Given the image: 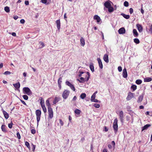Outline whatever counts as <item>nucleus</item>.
<instances>
[{
    "instance_id": "7ed1b4c3",
    "label": "nucleus",
    "mask_w": 152,
    "mask_h": 152,
    "mask_svg": "<svg viewBox=\"0 0 152 152\" xmlns=\"http://www.w3.org/2000/svg\"><path fill=\"white\" fill-rule=\"evenodd\" d=\"M23 91L24 94L30 95L32 94L30 88L28 87H25L23 88Z\"/></svg>"
},
{
    "instance_id": "603ef678",
    "label": "nucleus",
    "mask_w": 152,
    "mask_h": 152,
    "mask_svg": "<svg viewBox=\"0 0 152 152\" xmlns=\"http://www.w3.org/2000/svg\"><path fill=\"white\" fill-rule=\"evenodd\" d=\"M32 151H34L35 150L36 146L35 145H33V144H32Z\"/></svg>"
},
{
    "instance_id": "0eeeda50",
    "label": "nucleus",
    "mask_w": 152,
    "mask_h": 152,
    "mask_svg": "<svg viewBox=\"0 0 152 152\" xmlns=\"http://www.w3.org/2000/svg\"><path fill=\"white\" fill-rule=\"evenodd\" d=\"M66 84L69 86L71 89L74 91H75V87L74 86V85L71 84L70 83L69 81H66L65 82Z\"/></svg>"
},
{
    "instance_id": "58836bf2",
    "label": "nucleus",
    "mask_w": 152,
    "mask_h": 152,
    "mask_svg": "<svg viewBox=\"0 0 152 152\" xmlns=\"http://www.w3.org/2000/svg\"><path fill=\"white\" fill-rule=\"evenodd\" d=\"M124 6L126 7H128L129 6V3L128 1H125L124 2Z\"/></svg>"
},
{
    "instance_id": "a878e982",
    "label": "nucleus",
    "mask_w": 152,
    "mask_h": 152,
    "mask_svg": "<svg viewBox=\"0 0 152 152\" xmlns=\"http://www.w3.org/2000/svg\"><path fill=\"white\" fill-rule=\"evenodd\" d=\"M59 101V98L56 97L55 98L53 101V103L54 104H56Z\"/></svg>"
},
{
    "instance_id": "9b49d317",
    "label": "nucleus",
    "mask_w": 152,
    "mask_h": 152,
    "mask_svg": "<svg viewBox=\"0 0 152 152\" xmlns=\"http://www.w3.org/2000/svg\"><path fill=\"white\" fill-rule=\"evenodd\" d=\"M118 32L120 34H122L125 33L126 30L124 27L120 28L118 30Z\"/></svg>"
},
{
    "instance_id": "8fccbe9b",
    "label": "nucleus",
    "mask_w": 152,
    "mask_h": 152,
    "mask_svg": "<svg viewBox=\"0 0 152 152\" xmlns=\"http://www.w3.org/2000/svg\"><path fill=\"white\" fill-rule=\"evenodd\" d=\"M91 102H99V103L100 102V101L98 100L97 99H95L93 100H92Z\"/></svg>"
},
{
    "instance_id": "ddd939ff",
    "label": "nucleus",
    "mask_w": 152,
    "mask_h": 152,
    "mask_svg": "<svg viewBox=\"0 0 152 152\" xmlns=\"http://www.w3.org/2000/svg\"><path fill=\"white\" fill-rule=\"evenodd\" d=\"M1 110L3 112V115H4L5 118L6 119H7L9 117V115L8 113L4 110L3 109H1Z\"/></svg>"
},
{
    "instance_id": "6e6552de",
    "label": "nucleus",
    "mask_w": 152,
    "mask_h": 152,
    "mask_svg": "<svg viewBox=\"0 0 152 152\" xmlns=\"http://www.w3.org/2000/svg\"><path fill=\"white\" fill-rule=\"evenodd\" d=\"M119 118H120L122 123L124 122V113L122 111H121L119 112Z\"/></svg>"
},
{
    "instance_id": "052dcab7",
    "label": "nucleus",
    "mask_w": 152,
    "mask_h": 152,
    "mask_svg": "<svg viewBox=\"0 0 152 152\" xmlns=\"http://www.w3.org/2000/svg\"><path fill=\"white\" fill-rule=\"evenodd\" d=\"M149 31L151 33H152V24L150 27Z\"/></svg>"
},
{
    "instance_id": "4d7b16f0",
    "label": "nucleus",
    "mask_w": 152,
    "mask_h": 152,
    "mask_svg": "<svg viewBox=\"0 0 152 152\" xmlns=\"http://www.w3.org/2000/svg\"><path fill=\"white\" fill-rule=\"evenodd\" d=\"M20 23L22 24H24L25 23V20L23 19H21L20 21Z\"/></svg>"
},
{
    "instance_id": "dca6fc26",
    "label": "nucleus",
    "mask_w": 152,
    "mask_h": 152,
    "mask_svg": "<svg viewBox=\"0 0 152 152\" xmlns=\"http://www.w3.org/2000/svg\"><path fill=\"white\" fill-rule=\"evenodd\" d=\"M136 26L137 28V29L140 32H141L142 31L143 28L142 26L140 24H137L136 25Z\"/></svg>"
},
{
    "instance_id": "79ce46f5",
    "label": "nucleus",
    "mask_w": 152,
    "mask_h": 152,
    "mask_svg": "<svg viewBox=\"0 0 152 152\" xmlns=\"http://www.w3.org/2000/svg\"><path fill=\"white\" fill-rule=\"evenodd\" d=\"M23 98L25 100H27L28 99V96L26 95H24L23 96Z\"/></svg>"
},
{
    "instance_id": "f8f14e48",
    "label": "nucleus",
    "mask_w": 152,
    "mask_h": 152,
    "mask_svg": "<svg viewBox=\"0 0 152 152\" xmlns=\"http://www.w3.org/2000/svg\"><path fill=\"white\" fill-rule=\"evenodd\" d=\"M144 95V93H143L141 95L139 96L138 97V100L137 101V102L138 103H140L142 102L143 99Z\"/></svg>"
},
{
    "instance_id": "a19ab883",
    "label": "nucleus",
    "mask_w": 152,
    "mask_h": 152,
    "mask_svg": "<svg viewBox=\"0 0 152 152\" xmlns=\"http://www.w3.org/2000/svg\"><path fill=\"white\" fill-rule=\"evenodd\" d=\"M13 125V124L12 123V121L11 122V123L9 124H8V126L9 128L10 129H11L12 127V125Z\"/></svg>"
},
{
    "instance_id": "bb28decb",
    "label": "nucleus",
    "mask_w": 152,
    "mask_h": 152,
    "mask_svg": "<svg viewBox=\"0 0 152 152\" xmlns=\"http://www.w3.org/2000/svg\"><path fill=\"white\" fill-rule=\"evenodd\" d=\"M121 15L124 18L126 19H128L130 18V16L128 15H126L124 13H122L121 14Z\"/></svg>"
},
{
    "instance_id": "2f4dec72",
    "label": "nucleus",
    "mask_w": 152,
    "mask_h": 152,
    "mask_svg": "<svg viewBox=\"0 0 152 152\" xmlns=\"http://www.w3.org/2000/svg\"><path fill=\"white\" fill-rule=\"evenodd\" d=\"M75 112L76 114L79 115L81 111L80 110L77 109L75 110Z\"/></svg>"
},
{
    "instance_id": "5fc2aeb1",
    "label": "nucleus",
    "mask_w": 152,
    "mask_h": 152,
    "mask_svg": "<svg viewBox=\"0 0 152 152\" xmlns=\"http://www.w3.org/2000/svg\"><path fill=\"white\" fill-rule=\"evenodd\" d=\"M129 10V12H130V14H132L133 12V9L132 8H130Z\"/></svg>"
},
{
    "instance_id": "338daca9",
    "label": "nucleus",
    "mask_w": 152,
    "mask_h": 152,
    "mask_svg": "<svg viewBox=\"0 0 152 152\" xmlns=\"http://www.w3.org/2000/svg\"><path fill=\"white\" fill-rule=\"evenodd\" d=\"M77 98L76 96H75L72 99V101H75L76 100Z\"/></svg>"
},
{
    "instance_id": "a211bd4d",
    "label": "nucleus",
    "mask_w": 152,
    "mask_h": 152,
    "mask_svg": "<svg viewBox=\"0 0 152 152\" xmlns=\"http://www.w3.org/2000/svg\"><path fill=\"white\" fill-rule=\"evenodd\" d=\"M97 60L99 64V68L101 69H102L103 64L100 58H97Z\"/></svg>"
},
{
    "instance_id": "473e14b6",
    "label": "nucleus",
    "mask_w": 152,
    "mask_h": 152,
    "mask_svg": "<svg viewBox=\"0 0 152 152\" xmlns=\"http://www.w3.org/2000/svg\"><path fill=\"white\" fill-rule=\"evenodd\" d=\"M107 9H108V11L109 12H111L114 11V8L111 6Z\"/></svg>"
},
{
    "instance_id": "6e6d98bb",
    "label": "nucleus",
    "mask_w": 152,
    "mask_h": 152,
    "mask_svg": "<svg viewBox=\"0 0 152 152\" xmlns=\"http://www.w3.org/2000/svg\"><path fill=\"white\" fill-rule=\"evenodd\" d=\"M104 131L105 132H107L108 131V128H107V126H104Z\"/></svg>"
},
{
    "instance_id": "c03bdc74",
    "label": "nucleus",
    "mask_w": 152,
    "mask_h": 152,
    "mask_svg": "<svg viewBox=\"0 0 152 152\" xmlns=\"http://www.w3.org/2000/svg\"><path fill=\"white\" fill-rule=\"evenodd\" d=\"M16 135L18 139H20L21 138V136L19 132H18L17 133Z\"/></svg>"
},
{
    "instance_id": "ea45409f",
    "label": "nucleus",
    "mask_w": 152,
    "mask_h": 152,
    "mask_svg": "<svg viewBox=\"0 0 152 152\" xmlns=\"http://www.w3.org/2000/svg\"><path fill=\"white\" fill-rule=\"evenodd\" d=\"M96 97V95H94V94H93L91 97V101H92V100H94Z\"/></svg>"
},
{
    "instance_id": "0e129e2a",
    "label": "nucleus",
    "mask_w": 152,
    "mask_h": 152,
    "mask_svg": "<svg viewBox=\"0 0 152 152\" xmlns=\"http://www.w3.org/2000/svg\"><path fill=\"white\" fill-rule=\"evenodd\" d=\"M21 102L24 104L25 105H27V104H26L25 102L23 100L20 99V100Z\"/></svg>"
},
{
    "instance_id": "37998d69",
    "label": "nucleus",
    "mask_w": 152,
    "mask_h": 152,
    "mask_svg": "<svg viewBox=\"0 0 152 152\" xmlns=\"http://www.w3.org/2000/svg\"><path fill=\"white\" fill-rule=\"evenodd\" d=\"M93 106L95 107L96 108H98L100 107V105L99 104L95 103L94 104Z\"/></svg>"
},
{
    "instance_id": "6ab92c4d",
    "label": "nucleus",
    "mask_w": 152,
    "mask_h": 152,
    "mask_svg": "<svg viewBox=\"0 0 152 152\" xmlns=\"http://www.w3.org/2000/svg\"><path fill=\"white\" fill-rule=\"evenodd\" d=\"M103 59L104 61L107 63H108L109 61L108 59V55L107 54L104 55L103 56Z\"/></svg>"
},
{
    "instance_id": "aec40b11",
    "label": "nucleus",
    "mask_w": 152,
    "mask_h": 152,
    "mask_svg": "<svg viewBox=\"0 0 152 152\" xmlns=\"http://www.w3.org/2000/svg\"><path fill=\"white\" fill-rule=\"evenodd\" d=\"M7 127L4 125H2L1 126V129L3 132L6 133L7 132L6 128Z\"/></svg>"
},
{
    "instance_id": "680f3d73",
    "label": "nucleus",
    "mask_w": 152,
    "mask_h": 152,
    "mask_svg": "<svg viewBox=\"0 0 152 152\" xmlns=\"http://www.w3.org/2000/svg\"><path fill=\"white\" fill-rule=\"evenodd\" d=\"M85 140V138L84 137H82L80 141V142L82 143L84 142Z\"/></svg>"
},
{
    "instance_id": "e2e57ef3",
    "label": "nucleus",
    "mask_w": 152,
    "mask_h": 152,
    "mask_svg": "<svg viewBox=\"0 0 152 152\" xmlns=\"http://www.w3.org/2000/svg\"><path fill=\"white\" fill-rule=\"evenodd\" d=\"M47 0H41V2L43 4H45L47 2Z\"/></svg>"
},
{
    "instance_id": "c756f323",
    "label": "nucleus",
    "mask_w": 152,
    "mask_h": 152,
    "mask_svg": "<svg viewBox=\"0 0 152 152\" xmlns=\"http://www.w3.org/2000/svg\"><path fill=\"white\" fill-rule=\"evenodd\" d=\"M46 105L48 107V108L51 107L50 104L49 102V101L48 99H47L46 101Z\"/></svg>"
},
{
    "instance_id": "39448f33",
    "label": "nucleus",
    "mask_w": 152,
    "mask_h": 152,
    "mask_svg": "<svg viewBox=\"0 0 152 152\" xmlns=\"http://www.w3.org/2000/svg\"><path fill=\"white\" fill-rule=\"evenodd\" d=\"M70 93V91L67 90H65L64 91L62 96L63 98L64 99H66L69 96Z\"/></svg>"
},
{
    "instance_id": "7c9ffc66",
    "label": "nucleus",
    "mask_w": 152,
    "mask_h": 152,
    "mask_svg": "<svg viewBox=\"0 0 152 152\" xmlns=\"http://www.w3.org/2000/svg\"><path fill=\"white\" fill-rule=\"evenodd\" d=\"M137 87V86L136 85H132L131 87V88L132 89L133 91H134L136 89Z\"/></svg>"
},
{
    "instance_id": "423d86ee",
    "label": "nucleus",
    "mask_w": 152,
    "mask_h": 152,
    "mask_svg": "<svg viewBox=\"0 0 152 152\" xmlns=\"http://www.w3.org/2000/svg\"><path fill=\"white\" fill-rule=\"evenodd\" d=\"M48 117L50 118H52L53 117V112L52 108L51 107L48 108Z\"/></svg>"
},
{
    "instance_id": "09e8293b",
    "label": "nucleus",
    "mask_w": 152,
    "mask_h": 152,
    "mask_svg": "<svg viewBox=\"0 0 152 152\" xmlns=\"http://www.w3.org/2000/svg\"><path fill=\"white\" fill-rule=\"evenodd\" d=\"M42 109L44 113H46L47 112V109L45 106L42 107Z\"/></svg>"
},
{
    "instance_id": "13d9d810",
    "label": "nucleus",
    "mask_w": 152,
    "mask_h": 152,
    "mask_svg": "<svg viewBox=\"0 0 152 152\" xmlns=\"http://www.w3.org/2000/svg\"><path fill=\"white\" fill-rule=\"evenodd\" d=\"M118 70L119 72H121L122 70V68L121 66H119L118 67Z\"/></svg>"
},
{
    "instance_id": "5701e85b",
    "label": "nucleus",
    "mask_w": 152,
    "mask_h": 152,
    "mask_svg": "<svg viewBox=\"0 0 152 152\" xmlns=\"http://www.w3.org/2000/svg\"><path fill=\"white\" fill-rule=\"evenodd\" d=\"M80 45L82 46H84L85 45V41L84 39L81 37L80 39Z\"/></svg>"
},
{
    "instance_id": "f257e3e1",
    "label": "nucleus",
    "mask_w": 152,
    "mask_h": 152,
    "mask_svg": "<svg viewBox=\"0 0 152 152\" xmlns=\"http://www.w3.org/2000/svg\"><path fill=\"white\" fill-rule=\"evenodd\" d=\"M86 73L87 75H88V77L87 78H84L83 77H81L80 78V80L79 79H77V81H79L80 83H83L87 81L88 80L90 77V73L88 72H87Z\"/></svg>"
},
{
    "instance_id": "1a4fd4ad",
    "label": "nucleus",
    "mask_w": 152,
    "mask_h": 152,
    "mask_svg": "<svg viewBox=\"0 0 152 152\" xmlns=\"http://www.w3.org/2000/svg\"><path fill=\"white\" fill-rule=\"evenodd\" d=\"M134 93L130 92H129L126 98V100L129 101L131 99L134 97Z\"/></svg>"
},
{
    "instance_id": "69168bd1",
    "label": "nucleus",
    "mask_w": 152,
    "mask_h": 152,
    "mask_svg": "<svg viewBox=\"0 0 152 152\" xmlns=\"http://www.w3.org/2000/svg\"><path fill=\"white\" fill-rule=\"evenodd\" d=\"M25 4L26 5H29V2L28 1H26L25 2Z\"/></svg>"
},
{
    "instance_id": "20e7f679",
    "label": "nucleus",
    "mask_w": 152,
    "mask_h": 152,
    "mask_svg": "<svg viewBox=\"0 0 152 152\" xmlns=\"http://www.w3.org/2000/svg\"><path fill=\"white\" fill-rule=\"evenodd\" d=\"M113 127L115 133H116L118 130V120L117 118H116L114 120Z\"/></svg>"
},
{
    "instance_id": "393cba45",
    "label": "nucleus",
    "mask_w": 152,
    "mask_h": 152,
    "mask_svg": "<svg viewBox=\"0 0 152 152\" xmlns=\"http://www.w3.org/2000/svg\"><path fill=\"white\" fill-rule=\"evenodd\" d=\"M13 86L17 89L19 88L20 87V84L19 82L15 84H13Z\"/></svg>"
},
{
    "instance_id": "b1692460",
    "label": "nucleus",
    "mask_w": 152,
    "mask_h": 152,
    "mask_svg": "<svg viewBox=\"0 0 152 152\" xmlns=\"http://www.w3.org/2000/svg\"><path fill=\"white\" fill-rule=\"evenodd\" d=\"M89 68L92 72H94V67L93 63H91L89 65Z\"/></svg>"
},
{
    "instance_id": "4c0bfd02",
    "label": "nucleus",
    "mask_w": 152,
    "mask_h": 152,
    "mask_svg": "<svg viewBox=\"0 0 152 152\" xmlns=\"http://www.w3.org/2000/svg\"><path fill=\"white\" fill-rule=\"evenodd\" d=\"M4 10L7 12H10V8L6 6L4 7Z\"/></svg>"
},
{
    "instance_id": "3c124183",
    "label": "nucleus",
    "mask_w": 152,
    "mask_h": 152,
    "mask_svg": "<svg viewBox=\"0 0 152 152\" xmlns=\"http://www.w3.org/2000/svg\"><path fill=\"white\" fill-rule=\"evenodd\" d=\"M31 131V133L33 134H34L36 133V130L35 129H32Z\"/></svg>"
},
{
    "instance_id": "f704fd0d",
    "label": "nucleus",
    "mask_w": 152,
    "mask_h": 152,
    "mask_svg": "<svg viewBox=\"0 0 152 152\" xmlns=\"http://www.w3.org/2000/svg\"><path fill=\"white\" fill-rule=\"evenodd\" d=\"M142 81L141 80L138 79L136 80L135 83L137 85H140L141 84Z\"/></svg>"
},
{
    "instance_id": "72a5a7b5",
    "label": "nucleus",
    "mask_w": 152,
    "mask_h": 152,
    "mask_svg": "<svg viewBox=\"0 0 152 152\" xmlns=\"http://www.w3.org/2000/svg\"><path fill=\"white\" fill-rule=\"evenodd\" d=\"M25 145L27 147L29 150H30L31 148L30 146L29 143L27 141L25 142Z\"/></svg>"
},
{
    "instance_id": "9d476101",
    "label": "nucleus",
    "mask_w": 152,
    "mask_h": 152,
    "mask_svg": "<svg viewBox=\"0 0 152 152\" xmlns=\"http://www.w3.org/2000/svg\"><path fill=\"white\" fill-rule=\"evenodd\" d=\"M110 3H112L111 1L108 0L104 3V5L106 8H108L111 6Z\"/></svg>"
},
{
    "instance_id": "f03ea898",
    "label": "nucleus",
    "mask_w": 152,
    "mask_h": 152,
    "mask_svg": "<svg viewBox=\"0 0 152 152\" xmlns=\"http://www.w3.org/2000/svg\"><path fill=\"white\" fill-rule=\"evenodd\" d=\"M41 112L40 110H37L36 111V114L37 117V124L38 126L39 125V122L40 120Z\"/></svg>"
},
{
    "instance_id": "4468645a",
    "label": "nucleus",
    "mask_w": 152,
    "mask_h": 152,
    "mask_svg": "<svg viewBox=\"0 0 152 152\" xmlns=\"http://www.w3.org/2000/svg\"><path fill=\"white\" fill-rule=\"evenodd\" d=\"M123 77L124 78H126L127 77V73L126 69L124 68L123 71Z\"/></svg>"
},
{
    "instance_id": "2eb2a0df",
    "label": "nucleus",
    "mask_w": 152,
    "mask_h": 152,
    "mask_svg": "<svg viewBox=\"0 0 152 152\" xmlns=\"http://www.w3.org/2000/svg\"><path fill=\"white\" fill-rule=\"evenodd\" d=\"M57 25V28L58 30H59L61 27V23L60 19L57 20L56 22Z\"/></svg>"
},
{
    "instance_id": "c9c22d12",
    "label": "nucleus",
    "mask_w": 152,
    "mask_h": 152,
    "mask_svg": "<svg viewBox=\"0 0 152 152\" xmlns=\"http://www.w3.org/2000/svg\"><path fill=\"white\" fill-rule=\"evenodd\" d=\"M39 44H40L39 45V48H43L45 46L44 43L41 42H39Z\"/></svg>"
},
{
    "instance_id": "49530a36",
    "label": "nucleus",
    "mask_w": 152,
    "mask_h": 152,
    "mask_svg": "<svg viewBox=\"0 0 152 152\" xmlns=\"http://www.w3.org/2000/svg\"><path fill=\"white\" fill-rule=\"evenodd\" d=\"M39 99L41 100L40 104H41V103H44V100L43 99L42 97H40L39 98Z\"/></svg>"
},
{
    "instance_id": "864d4df0",
    "label": "nucleus",
    "mask_w": 152,
    "mask_h": 152,
    "mask_svg": "<svg viewBox=\"0 0 152 152\" xmlns=\"http://www.w3.org/2000/svg\"><path fill=\"white\" fill-rule=\"evenodd\" d=\"M59 123L61 126H62L64 125V123L63 122L62 120L61 119H59Z\"/></svg>"
},
{
    "instance_id": "bf43d9fd",
    "label": "nucleus",
    "mask_w": 152,
    "mask_h": 152,
    "mask_svg": "<svg viewBox=\"0 0 152 152\" xmlns=\"http://www.w3.org/2000/svg\"><path fill=\"white\" fill-rule=\"evenodd\" d=\"M111 143L113 145V147L114 148L115 146V142L114 141H113L111 142Z\"/></svg>"
},
{
    "instance_id": "de8ad7c7",
    "label": "nucleus",
    "mask_w": 152,
    "mask_h": 152,
    "mask_svg": "<svg viewBox=\"0 0 152 152\" xmlns=\"http://www.w3.org/2000/svg\"><path fill=\"white\" fill-rule=\"evenodd\" d=\"M62 77H60L58 80V84L59 83L61 84V83L62 82Z\"/></svg>"
},
{
    "instance_id": "f3484780",
    "label": "nucleus",
    "mask_w": 152,
    "mask_h": 152,
    "mask_svg": "<svg viewBox=\"0 0 152 152\" xmlns=\"http://www.w3.org/2000/svg\"><path fill=\"white\" fill-rule=\"evenodd\" d=\"M94 20H96L97 22L98 23H99L101 20L100 17L97 15H95L94 16Z\"/></svg>"
},
{
    "instance_id": "412c9836",
    "label": "nucleus",
    "mask_w": 152,
    "mask_h": 152,
    "mask_svg": "<svg viewBox=\"0 0 152 152\" xmlns=\"http://www.w3.org/2000/svg\"><path fill=\"white\" fill-rule=\"evenodd\" d=\"M133 33L134 36L135 37H137L138 36L139 34L138 33L137 30L135 29H134L133 30Z\"/></svg>"
},
{
    "instance_id": "774afa93",
    "label": "nucleus",
    "mask_w": 152,
    "mask_h": 152,
    "mask_svg": "<svg viewBox=\"0 0 152 152\" xmlns=\"http://www.w3.org/2000/svg\"><path fill=\"white\" fill-rule=\"evenodd\" d=\"M18 18V17L17 15H15L13 17L14 19L15 20H16Z\"/></svg>"
},
{
    "instance_id": "e433bc0d",
    "label": "nucleus",
    "mask_w": 152,
    "mask_h": 152,
    "mask_svg": "<svg viewBox=\"0 0 152 152\" xmlns=\"http://www.w3.org/2000/svg\"><path fill=\"white\" fill-rule=\"evenodd\" d=\"M134 43L137 44H138L140 42V41L137 38H135L134 39Z\"/></svg>"
},
{
    "instance_id": "c85d7f7f",
    "label": "nucleus",
    "mask_w": 152,
    "mask_h": 152,
    "mask_svg": "<svg viewBox=\"0 0 152 152\" xmlns=\"http://www.w3.org/2000/svg\"><path fill=\"white\" fill-rule=\"evenodd\" d=\"M86 96V94L85 93H82L80 96V97L82 99H84Z\"/></svg>"
},
{
    "instance_id": "cd10ccee",
    "label": "nucleus",
    "mask_w": 152,
    "mask_h": 152,
    "mask_svg": "<svg viewBox=\"0 0 152 152\" xmlns=\"http://www.w3.org/2000/svg\"><path fill=\"white\" fill-rule=\"evenodd\" d=\"M152 80V78L150 77H146L144 79V82H149Z\"/></svg>"
},
{
    "instance_id": "4be33fe9",
    "label": "nucleus",
    "mask_w": 152,
    "mask_h": 152,
    "mask_svg": "<svg viewBox=\"0 0 152 152\" xmlns=\"http://www.w3.org/2000/svg\"><path fill=\"white\" fill-rule=\"evenodd\" d=\"M151 125L150 124H147L145 125L144 126L142 127V131H143L144 130H147L149 127H150Z\"/></svg>"
},
{
    "instance_id": "a18cd8bd",
    "label": "nucleus",
    "mask_w": 152,
    "mask_h": 152,
    "mask_svg": "<svg viewBox=\"0 0 152 152\" xmlns=\"http://www.w3.org/2000/svg\"><path fill=\"white\" fill-rule=\"evenodd\" d=\"M11 72L9 71H6L3 74L5 75H10L11 73Z\"/></svg>"
}]
</instances>
